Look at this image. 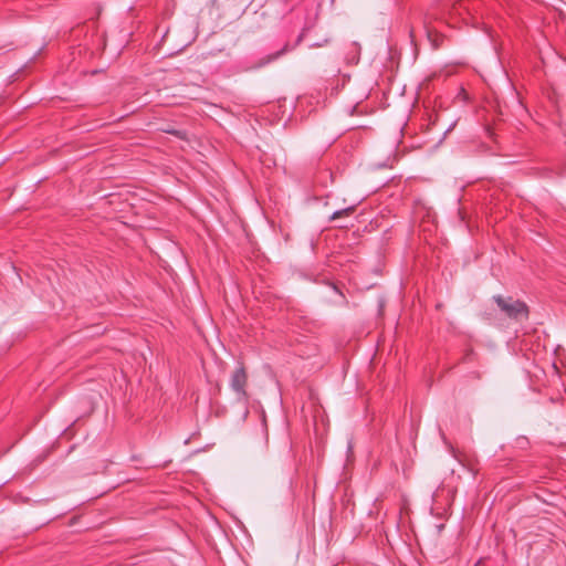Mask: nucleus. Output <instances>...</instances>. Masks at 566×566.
<instances>
[{
    "instance_id": "nucleus-1",
    "label": "nucleus",
    "mask_w": 566,
    "mask_h": 566,
    "mask_svg": "<svg viewBox=\"0 0 566 566\" xmlns=\"http://www.w3.org/2000/svg\"><path fill=\"white\" fill-rule=\"evenodd\" d=\"M493 300L509 318L518 319L528 317V307L524 302L501 295L493 296Z\"/></svg>"
},
{
    "instance_id": "nucleus-2",
    "label": "nucleus",
    "mask_w": 566,
    "mask_h": 566,
    "mask_svg": "<svg viewBox=\"0 0 566 566\" xmlns=\"http://www.w3.org/2000/svg\"><path fill=\"white\" fill-rule=\"evenodd\" d=\"M248 373L243 364H240L231 374L230 388L235 395L238 401H248Z\"/></svg>"
},
{
    "instance_id": "nucleus-3",
    "label": "nucleus",
    "mask_w": 566,
    "mask_h": 566,
    "mask_svg": "<svg viewBox=\"0 0 566 566\" xmlns=\"http://www.w3.org/2000/svg\"><path fill=\"white\" fill-rule=\"evenodd\" d=\"M444 10H447L451 15H462L463 12H468V8L463 1L448 2L444 4Z\"/></svg>"
},
{
    "instance_id": "nucleus-4",
    "label": "nucleus",
    "mask_w": 566,
    "mask_h": 566,
    "mask_svg": "<svg viewBox=\"0 0 566 566\" xmlns=\"http://www.w3.org/2000/svg\"><path fill=\"white\" fill-rule=\"evenodd\" d=\"M355 210V207L352 206V207H348V208H344V209H340V210H337L335 211L332 216H331V220H336L338 218H342V217H348L350 216Z\"/></svg>"
},
{
    "instance_id": "nucleus-5",
    "label": "nucleus",
    "mask_w": 566,
    "mask_h": 566,
    "mask_svg": "<svg viewBox=\"0 0 566 566\" xmlns=\"http://www.w3.org/2000/svg\"><path fill=\"white\" fill-rule=\"evenodd\" d=\"M285 50H286V46L282 51L276 52L273 56H271V59L274 60V59L279 57Z\"/></svg>"
}]
</instances>
